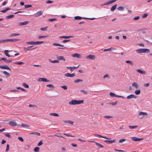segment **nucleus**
<instances>
[{
    "instance_id": "obj_1",
    "label": "nucleus",
    "mask_w": 152,
    "mask_h": 152,
    "mask_svg": "<svg viewBox=\"0 0 152 152\" xmlns=\"http://www.w3.org/2000/svg\"><path fill=\"white\" fill-rule=\"evenodd\" d=\"M84 100H72L69 102V104L71 105H75L78 104H82L83 103Z\"/></svg>"
},
{
    "instance_id": "obj_2",
    "label": "nucleus",
    "mask_w": 152,
    "mask_h": 152,
    "mask_svg": "<svg viewBox=\"0 0 152 152\" xmlns=\"http://www.w3.org/2000/svg\"><path fill=\"white\" fill-rule=\"evenodd\" d=\"M136 51L138 53H148L150 52V50L148 49L141 48L137 50Z\"/></svg>"
},
{
    "instance_id": "obj_3",
    "label": "nucleus",
    "mask_w": 152,
    "mask_h": 152,
    "mask_svg": "<svg viewBox=\"0 0 152 152\" xmlns=\"http://www.w3.org/2000/svg\"><path fill=\"white\" fill-rule=\"evenodd\" d=\"M44 42L43 41H30V42H26V43L28 44H30L31 45H38L40 44L43 43Z\"/></svg>"
},
{
    "instance_id": "obj_4",
    "label": "nucleus",
    "mask_w": 152,
    "mask_h": 152,
    "mask_svg": "<svg viewBox=\"0 0 152 152\" xmlns=\"http://www.w3.org/2000/svg\"><path fill=\"white\" fill-rule=\"evenodd\" d=\"M147 113L146 112H140L139 113L138 118L140 119H142L144 115H147Z\"/></svg>"
},
{
    "instance_id": "obj_5",
    "label": "nucleus",
    "mask_w": 152,
    "mask_h": 152,
    "mask_svg": "<svg viewBox=\"0 0 152 152\" xmlns=\"http://www.w3.org/2000/svg\"><path fill=\"white\" fill-rule=\"evenodd\" d=\"M43 14V12L41 10H39V11H38L37 13H35L34 14V16L35 17H38L39 16H40V15H41Z\"/></svg>"
},
{
    "instance_id": "obj_6",
    "label": "nucleus",
    "mask_w": 152,
    "mask_h": 152,
    "mask_svg": "<svg viewBox=\"0 0 152 152\" xmlns=\"http://www.w3.org/2000/svg\"><path fill=\"white\" fill-rule=\"evenodd\" d=\"M117 0H112L110 1H109L105 3H104V4H102V5H107L110 4L111 3H112L115 2Z\"/></svg>"
},
{
    "instance_id": "obj_7",
    "label": "nucleus",
    "mask_w": 152,
    "mask_h": 152,
    "mask_svg": "<svg viewBox=\"0 0 152 152\" xmlns=\"http://www.w3.org/2000/svg\"><path fill=\"white\" fill-rule=\"evenodd\" d=\"M132 140L134 141L135 142L140 141L143 139V138H138L135 137H131Z\"/></svg>"
},
{
    "instance_id": "obj_8",
    "label": "nucleus",
    "mask_w": 152,
    "mask_h": 152,
    "mask_svg": "<svg viewBox=\"0 0 152 152\" xmlns=\"http://www.w3.org/2000/svg\"><path fill=\"white\" fill-rule=\"evenodd\" d=\"M9 124L11 126H17L16 123L14 121H10L9 123ZM18 126H20L19 125H17Z\"/></svg>"
},
{
    "instance_id": "obj_9",
    "label": "nucleus",
    "mask_w": 152,
    "mask_h": 152,
    "mask_svg": "<svg viewBox=\"0 0 152 152\" xmlns=\"http://www.w3.org/2000/svg\"><path fill=\"white\" fill-rule=\"evenodd\" d=\"M0 68L2 69L10 70V68L6 65H0Z\"/></svg>"
},
{
    "instance_id": "obj_10",
    "label": "nucleus",
    "mask_w": 152,
    "mask_h": 152,
    "mask_svg": "<svg viewBox=\"0 0 152 152\" xmlns=\"http://www.w3.org/2000/svg\"><path fill=\"white\" fill-rule=\"evenodd\" d=\"M75 76L74 73L70 74L69 73H67L65 74V76L66 77H73Z\"/></svg>"
},
{
    "instance_id": "obj_11",
    "label": "nucleus",
    "mask_w": 152,
    "mask_h": 152,
    "mask_svg": "<svg viewBox=\"0 0 152 152\" xmlns=\"http://www.w3.org/2000/svg\"><path fill=\"white\" fill-rule=\"evenodd\" d=\"M86 58L92 60H94L95 58V56L94 55H90L87 56L86 57Z\"/></svg>"
},
{
    "instance_id": "obj_12",
    "label": "nucleus",
    "mask_w": 152,
    "mask_h": 152,
    "mask_svg": "<svg viewBox=\"0 0 152 152\" xmlns=\"http://www.w3.org/2000/svg\"><path fill=\"white\" fill-rule=\"evenodd\" d=\"M127 99H130L132 98H135L136 99L137 98V96H135V95H133V94H130L128 96L126 97Z\"/></svg>"
},
{
    "instance_id": "obj_13",
    "label": "nucleus",
    "mask_w": 152,
    "mask_h": 152,
    "mask_svg": "<svg viewBox=\"0 0 152 152\" xmlns=\"http://www.w3.org/2000/svg\"><path fill=\"white\" fill-rule=\"evenodd\" d=\"M132 86L135 89H137L139 88V85L138 84L135 82L133 83L132 84Z\"/></svg>"
},
{
    "instance_id": "obj_14",
    "label": "nucleus",
    "mask_w": 152,
    "mask_h": 152,
    "mask_svg": "<svg viewBox=\"0 0 152 152\" xmlns=\"http://www.w3.org/2000/svg\"><path fill=\"white\" fill-rule=\"evenodd\" d=\"M74 37L73 36H62L59 37V38H64V39H69L71 38H73Z\"/></svg>"
},
{
    "instance_id": "obj_15",
    "label": "nucleus",
    "mask_w": 152,
    "mask_h": 152,
    "mask_svg": "<svg viewBox=\"0 0 152 152\" xmlns=\"http://www.w3.org/2000/svg\"><path fill=\"white\" fill-rule=\"evenodd\" d=\"M115 140H105L104 141V142H106L107 143L110 144V143H114L115 142Z\"/></svg>"
},
{
    "instance_id": "obj_16",
    "label": "nucleus",
    "mask_w": 152,
    "mask_h": 152,
    "mask_svg": "<svg viewBox=\"0 0 152 152\" xmlns=\"http://www.w3.org/2000/svg\"><path fill=\"white\" fill-rule=\"evenodd\" d=\"M38 80L39 81H43V82H48L49 81L48 80L44 78H40L38 79Z\"/></svg>"
},
{
    "instance_id": "obj_17",
    "label": "nucleus",
    "mask_w": 152,
    "mask_h": 152,
    "mask_svg": "<svg viewBox=\"0 0 152 152\" xmlns=\"http://www.w3.org/2000/svg\"><path fill=\"white\" fill-rule=\"evenodd\" d=\"M137 71L138 73H139L142 74H145L146 72L145 71H142L140 69H137Z\"/></svg>"
},
{
    "instance_id": "obj_18",
    "label": "nucleus",
    "mask_w": 152,
    "mask_h": 152,
    "mask_svg": "<svg viewBox=\"0 0 152 152\" xmlns=\"http://www.w3.org/2000/svg\"><path fill=\"white\" fill-rule=\"evenodd\" d=\"M2 59L5 63H10L12 61V60H7L4 57L2 58Z\"/></svg>"
},
{
    "instance_id": "obj_19",
    "label": "nucleus",
    "mask_w": 152,
    "mask_h": 152,
    "mask_svg": "<svg viewBox=\"0 0 152 152\" xmlns=\"http://www.w3.org/2000/svg\"><path fill=\"white\" fill-rule=\"evenodd\" d=\"M28 23V21H24L22 22H20L19 23V26H23L27 24Z\"/></svg>"
},
{
    "instance_id": "obj_20",
    "label": "nucleus",
    "mask_w": 152,
    "mask_h": 152,
    "mask_svg": "<svg viewBox=\"0 0 152 152\" xmlns=\"http://www.w3.org/2000/svg\"><path fill=\"white\" fill-rule=\"evenodd\" d=\"M32 47H33L32 46H31L28 47L27 48H24V50L25 51H28L31 50V49H29V48Z\"/></svg>"
},
{
    "instance_id": "obj_21",
    "label": "nucleus",
    "mask_w": 152,
    "mask_h": 152,
    "mask_svg": "<svg viewBox=\"0 0 152 152\" xmlns=\"http://www.w3.org/2000/svg\"><path fill=\"white\" fill-rule=\"evenodd\" d=\"M57 59L59 60H63L64 61H65V59L63 56H59L57 57Z\"/></svg>"
},
{
    "instance_id": "obj_22",
    "label": "nucleus",
    "mask_w": 152,
    "mask_h": 152,
    "mask_svg": "<svg viewBox=\"0 0 152 152\" xmlns=\"http://www.w3.org/2000/svg\"><path fill=\"white\" fill-rule=\"evenodd\" d=\"M92 142H95L96 145L98 147H101L102 148H103V147H104L100 143H99L98 142H95L94 141H93Z\"/></svg>"
},
{
    "instance_id": "obj_23",
    "label": "nucleus",
    "mask_w": 152,
    "mask_h": 152,
    "mask_svg": "<svg viewBox=\"0 0 152 152\" xmlns=\"http://www.w3.org/2000/svg\"><path fill=\"white\" fill-rule=\"evenodd\" d=\"M86 18L82 17L79 16H76L75 17V20H81V19H85Z\"/></svg>"
},
{
    "instance_id": "obj_24",
    "label": "nucleus",
    "mask_w": 152,
    "mask_h": 152,
    "mask_svg": "<svg viewBox=\"0 0 152 152\" xmlns=\"http://www.w3.org/2000/svg\"><path fill=\"white\" fill-rule=\"evenodd\" d=\"M117 5L115 4L112 6L111 8V11L113 12L116 8Z\"/></svg>"
},
{
    "instance_id": "obj_25",
    "label": "nucleus",
    "mask_w": 152,
    "mask_h": 152,
    "mask_svg": "<svg viewBox=\"0 0 152 152\" xmlns=\"http://www.w3.org/2000/svg\"><path fill=\"white\" fill-rule=\"evenodd\" d=\"M11 10L10 8H7L4 10H1V12L2 13H6L7 12L8 10Z\"/></svg>"
},
{
    "instance_id": "obj_26",
    "label": "nucleus",
    "mask_w": 152,
    "mask_h": 152,
    "mask_svg": "<svg viewBox=\"0 0 152 152\" xmlns=\"http://www.w3.org/2000/svg\"><path fill=\"white\" fill-rule=\"evenodd\" d=\"M72 56L74 57H76L79 58L80 57V55L77 53H75L72 55Z\"/></svg>"
},
{
    "instance_id": "obj_27",
    "label": "nucleus",
    "mask_w": 152,
    "mask_h": 152,
    "mask_svg": "<svg viewBox=\"0 0 152 152\" xmlns=\"http://www.w3.org/2000/svg\"><path fill=\"white\" fill-rule=\"evenodd\" d=\"M20 35V34L19 33H12L10 34V37H12L13 36H18Z\"/></svg>"
},
{
    "instance_id": "obj_28",
    "label": "nucleus",
    "mask_w": 152,
    "mask_h": 152,
    "mask_svg": "<svg viewBox=\"0 0 152 152\" xmlns=\"http://www.w3.org/2000/svg\"><path fill=\"white\" fill-rule=\"evenodd\" d=\"M140 92H141L140 90L139 89L136 90L135 91V92H134L135 94L137 95L139 94L140 93Z\"/></svg>"
},
{
    "instance_id": "obj_29",
    "label": "nucleus",
    "mask_w": 152,
    "mask_h": 152,
    "mask_svg": "<svg viewBox=\"0 0 152 152\" xmlns=\"http://www.w3.org/2000/svg\"><path fill=\"white\" fill-rule=\"evenodd\" d=\"M49 61L51 63H58L59 62V61L58 60H52L50 59H49Z\"/></svg>"
},
{
    "instance_id": "obj_30",
    "label": "nucleus",
    "mask_w": 152,
    "mask_h": 152,
    "mask_svg": "<svg viewBox=\"0 0 152 152\" xmlns=\"http://www.w3.org/2000/svg\"><path fill=\"white\" fill-rule=\"evenodd\" d=\"M14 15H8V16H6V19H10V18H12L13 17H14Z\"/></svg>"
},
{
    "instance_id": "obj_31",
    "label": "nucleus",
    "mask_w": 152,
    "mask_h": 152,
    "mask_svg": "<svg viewBox=\"0 0 152 152\" xmlns=\"http://www.w3.org/2000/svg\"><path fill=\"white\" fill-rule=\"evenodd\" d=\"M31 134H35L36 135H37L38 136H40V134L38 132H31L30 133Z\"/></svg>"
},
{
    "instance_id": "obj_32",
    "label": "nucleus",
    "mask_w": 152,
    "mask_h": 152,
    "mask_svg": "<svg viewBox=\"0 0 152 152\" xmlns=\"http://www.w3.org/2000/svg\"><path fill=\"white\" fill-rule=\"evenodd\" d=\"M50 115L51 116H59V115L58 114L55 113H51L50 114Z\"/></svg>"
},
{
    "instance_id": "obj_33",
    "label": "nucleus",
    "mask_w": 152,
    "mask_h": 152,
    "mask_svg": "<svg viewBox=\"0 0 152 152\" xmlns=\"http://www.w3.org/2000/svg\"><path fill=\"white\" fill-rule=\"evenodd\" d=\"M53 45L55 46H61L64 47V46L62 45H60L58 43H53Z\"/></svg>"
},
{
    "instance_id": "obj_34",
    "label": "nucleus",
    "mask_w": 152,
    "mask_h": 152,
    "mask_svg": "<svg viewBox=\"0 0 152 152\" xmlns=\"http://www.w3.org/2000/svg\"><path fill=\"white\" fill-rule=\"evenodd\" d=\"M117 10L119 11H123L124 10V9L122 7H119L118 8Z\"/></svg>"
},
{
    "instance_id": "obj_35",
    "label": "nucleus",
    "mask_w": 152,
    "mask_h": 152,
    "mask_svg": "<svg viewBox=\"0 0 152 152\" xmlns=\"http://www.w3.org/2000/svg\"><path fill=\"white\" fill-rule=\"evenodd\" d=\"M137 127H138V126H129V128L130 129H134L136 128Z\"/></svg>"
},
{
    "instance_id": "obj_36",
    "label": "nucleus",
    "mask_w": 152,
    "mask_h": 152,
    "mask_svg": "<svg viewBox=\"0 0 152 152\" xmlns=\"http://www.w3.org/2000/svg\"><path fill=\"white\" fill-rule=\"evenodd\" d=\"M63 134L67 136H70L73 137H76L75 136L72 135L71 134H66L65 133H64Z\"/></svg>"
},
{
    "instance_id": "obj_37",
    "label": "nucleus",
    "mask_w": 152,
    "mask_h": 152,
    "mask_svg": "<svg viewBox=\"0 0 152 152\" xmlns=\"http://www.w3.org/2000/svg\"><path fill=\"white\" fill-rule=\"evenodd\" d=\"M117 102L115 101L114 102L110 103H108V104H111L113 105H117Z\"/></svg>"
},
{
    "instance_id": "obj_38",
    "label": "nucleus",
    "mask_w": 152,
    "mask_h": 152,
    "mask_svg": "<svg viewBox=\"0 0 152 152\" xmlns=\"http://www.w3.org/2000/svg\"><path fill=\"white\" fill-rule=\"evenodd\" d=\"M21 126L23 127H29V125H27V124H22L21 125Z\"/></svg>"
},
{
    "instance_id": "obj_39",
    "label": "nucleus",
    "mask_w": 152,
    "mask_h": 152,
    "mask_svg": "<svg viewBox=\"0 0 152 152\" xmlns=\"http://www.w3.org/2000/svg\"><path fill=\"white\" fill-rule=\"evenodd\" d=\"M14 64H17L18 65H21L24 64V63L22 62H14Z\"/></svg>"
},
{
    "instance_id": "obj_40",
    "label": "nucleus",
    "mask_w": 152,
    "mask_h": 152,
    "mask_svg": "<svg viewBox=\"0 0 152 152\" xmlns=\"http://www.w3.org/2000/svg\"><path fill=\"white\" fill-rule=\"evenodd\" d=\"M47 27H45L44 28H40V30L42 31H46L47 30Z\"/></svg>"
},
{
    "instance_id": "obj_41",
    "label": "nucleus",
    "mask_w": 152,
    "mask_h": 152,
    "mask_svg": "<svg viewBox=\"0 0 152 152\" xmlns=\"http://www.w3.org/2000/svg\"><path fill=\"white\" fill-rule=\"evenodd\" d=\"M57 20V19L56 18H50V19H49L48 20V21H49L53 22L55 20Z\"/></svg>"
},
{
    "instance_id": "obj_42",
    "label": "nucleus",
    "mask_w": 152,
    "mask_h": 152,
    "mask_svg": "<svg viewBox=\"0 0 152 152\" xmlns=\"http://www.w3.org/2000/svg\"><path fill=\"white\" fill-rule=\"evenodd\" d=\"M83 81V80L81 79H78L76 80H75L74 81V82L75 83H79L80 82H82Z\"/></svg>"
},
{
    "instance_id": "obj_43",
    "label": "nucleus",
    "mask_w": 152,
    "mask_h": 152,
    "mask_svg": "<svg viewBox=\"0 0 152 152\" xmlns=\"http://www.w3.org/2000/svg\"><path fill=\"white\" fill-rule=\"evenodd\" d=\"M103 78L104 79H105L106 78H109L110 76L108 74H106L103 77Z\"/></svg>"
},
{
    "instance_id": "obj_44",
    "label": "nucleus",
    "mask_w": 152,
    "mask_h": 152,
    "mask_svg": "<svg viewBox=\"0 0 152 152\" xmlns=\"http://www.w3.org/2000/svg\"><path fill=\"white\" fill-rule=\"evenodd\" d=\"M39 148L37 147L34 148V151L35 152H39Z\"/></svg>"
},
{
    "instance_id": "obj_45",
    "label": "nucleus",
    "mask_w": 152,
    "mask_h": 152,
    "mask_svg": "<svg viewBox=\"0 0 152 152\" xmlns=\"http://www.w3.org/2000/svg\"><path fill=\"white\" fill-rule=\"evenodd\" d=\"M24 7L25 8H28L32 7V5L29 4H26L24 5Z\"/></svg>"
},
{
    "instance_id": "obj_46",
    "label": "nucleus",
    "mask_w": 152,
    "mask_h": 152,
    "mask_svg": "<svg viewBox=\"0 0 152 152\" xmlns=\"http://www.w3.org/2000/svg\"><path fill=\"white\" fill-rule=\"evenodd\" d=\"M3 74L6 75L7 76H10V74L7 72L6 71H4L3 72Z\"/></svg>"
},
{
    "instance_id": "obj_47",
    "label": "nucleus",
    "mask_w": 152,
    "mask_h": 152,
    "mask_svg": "<svg viewBox=\"0 0 152 152\" xmlns=\"http://www.w3.org/2000/svg\"><path fill=\"white\" fill-rule=\"evenodd\" d=\"M126 62L127 64H129L132 65H133V62L130 61H129V60L126 61Z\"/></svg>"
},
{
    "instance_id": "obj_48",
    "label": "nucleus",
    "mask_w": 152,
    "mask_h": 152,
    "mask_svg": "<svg viewBox=\"0 0 152 152\" xmlns=\"http://www.w3.org/2000/svg\"><path fill=\"white\" fill-rule=\"evenodd\" d=\"M23 85L26 88H29L28 86L26 83H23Z\"/></svg>"
},
{
    "instance_id": "obj_49",
    "label": "nucleus",
    "mask_w": 152,
    "mask_h": 152,
    "mask_svg": "<svg viewBox=\"0 0 152 152\" xmlns=\"http://www.w3.org/2000/svg\"><path fill=\"white\" fill-rule=\"evenodd\" d=\"M113 50L114 49V48H108L107 49H104V52H106V51H108L110 50Z\"/></svg>"
},
{
    "instance_id": "obj_50",
    "label": "nucleus",
    "mask_w": 152,
    "mask_h": 152,
    "mask_svg": "<svg viewBox=\"0 0 152 152\" xmlns=\"http://www.w3.org/2000/svg\"><path fill=\"white\" fill-rule=\"evenodd\" d=\"M16 88L18 89H20L22 91H26V90L24 89L21 88L20 87H17Z\"/></svg>"
},
{
    "instance_id": "obj_51",
    "label": "nucleus",
    "mask_w": 152,
    "mask_h": 152,
    "mask_svg": "<svg viewBox=\"0 0 152 152\" xmlns=\"http://www.w3.org/2000/svg\"><path fill=\"white\" fill-rule=\"evenodd\" d=\"M6 42L10 41L11 42H13V39H5Z\"/></svg>"
},
{
    "instance_id": "obj_52",
    "label": "nucleus",
    "mask_w": 152,
    "mask_h": 152,
    "mask_svg": "<svg viewBox=\"0 0 152 152\" xmlns=\"http://www.w3.org/2000/svg\"><path fill=\"white\" fill-rule=\"evenodd\" d=\"M5 135L6 136L8 137L9 138H11L10 135L8 133H5Z\"/></svg>"
},
{
    "instance_id": "obj_53",
    "label": "nucleus",
    "mask_w": 152,
    "mask_h": 152,
    "mask_svg": "<svg viewBox=\"0 0 152 152\" xmlns=\"http://www.w3.org/2000/svg\"><path fill=\"white\" fill-rule=\"evenodd\" d=\"M48 36H39L38 37L39 39H41L42 38H45L47 37Z\"/></svg>"
},
{
    "instance_id": "obj_54",
    "label": "nucleus",
    "mask_w": 152,
    "mask_h": 152,
    "mask_svg": "<svg viewBox=\"0 0 152 152\" xmlns=\"http://www.w3.org/2000/svg\"><path fill=\"white\" fill-rule=\"evenodd\" d=\"M94 135L95 136H96V137H102V138H104V136H102L101 135L98 134H95Z\"/></svg>"
},
{
    "instance_id": "obj_55",
    "label": "nucleus",
    "mask_w": 152,
    "mask_h": 152,
    "mask_svg": "<svg viewBox=\"0 0 152 152\" xmlns=\"http://www.w3.org/2000/svg\"><path fill=\"white\" fill-rule=\"evenodd\" d=\"M115 94L114 93H112V92H110V95L111 96L115 97Z\"/></svg>"
},
{
    "instance_id": "obj_56",
    "label": "nucleus",
    "mask_w": 152,
    "mask_h": 152,
    "mask_svg": "<svg viewBox=\"0 0 152 152\" xmlns=\"http://www.w3.org/2000/svg\"><path fill=\"white\" fill-rule=\"evenodd\" d=\"M80 92H82L85 94H87L88 93L87 91L83 90H81Z\"/></svg>"
},
{
    "instance_id": "obj_57",
    "label": "nucleus",
    "mask_w": 152,
    "mask_h": 152,
    "mask_svg": "<svg viewBox=\"0 0 152 152\" xmlns=\"http://www.w3.org/2000/svg\"><path fill=\"white\" fill-rule=\"evenodd\" d=\"M104 118H107V119H109V118H113V117L112 116L105 115V116H104Z\"/></svg>"
},
{
    "instance_id": "obj_58",
    "label": "nucleus",
    "mask_w": 152,
    "mask_h": 152,
    "mask_svg": "<svg viewBox=\"0 0 152 152\" xmlns=\"http://www.w3.org/2000/svg\"><path fill=\"white\" fill-rule=\"evenodd\" d=\"M148 15V14H147V13H145V14H144L142 16V18H145Z\"/></svg>"
},
{
    "instance_id": "obj_59",
    "label": "nucleus",
    "mask_w": 152,
    "mask_h": 152,
    "mask_svg": "<svg viewBox=\"0 0 152 152\" xmlns=\"http://www.w3.org/2000/svg\"><path fill=\"white\" fill-rule=\"evenodd\" d=\"M125 140H126L125 139H121L119 140V142L120 143H122L123 142H124V141H125Z\"/></svg>"
},
{
    "instance_id": "obj_60",
    "label": "nucleus",
    "mask_w": 152,
    "mask_h": 152,
    "mask_svg": "<svg viewBox=\"0 0 152 152\" xmlns=\"http://www.w3.org/2000/svg\"><path fill=\"white\" fill-rule=\"evenodd\" d=\"M9 51L8 50H5L4 51V53L6 56H7V55H8V54H8Z\"/></svg>"
},
{
    "instance_id": "obj_61",
    "label": "nucleus",
    "mask_w": 152,
    "mask_h": 152,
    "mask_svg": "<svg viewBox=\"0 0 152 152\" xmlns=\"http://www.w3.org/2000/svg\"><path fill=\"white\" fill-rule=\"evenodd\" d=\"M47 86L48 87H51L53 88H54V86L51 84H48L47 85Z\"/></svg>"
},
{
    "instance_id": "obj_62",
    "label": "nucleus",
    "mask_w": 152,
    "mask_h": 152,
    "mask_svg": "<svg viewBox=\"0 0 152 152\" xmlns=\"http://www.w3.org/2000/svg\"><path fill=\"white\" fill-rule=\"evenodd\" d=\"M140 18V17L139 16H137L135 17L133 19L134 20H137L139 19Z\"/></svg>"
},
{
    "instance_id": "obj_63",
    "label": "nucleus",
    "mask_w": 152,
    "mask_h": 152,
    "mask_svg": "<svg viewBox=\"0 0 152 152\" xmlns=\"http://www.w3.org/2000/svg\"><path fill=\"white\" fill-rule=\"evenodd\" d=\"M70 41V39H64L63 41L62 42L64 43H65L66 42H69Z\"/></svg>"
},
{
    "instance_id": "obj_64",
    "label": "nucleus",
    "mask_w": 152,
    "mask_h": 152,
    "mask_svg": "<svg viewBox=\"0 0 152 152\" xmlns=\"http://www.w3.org/2000/svg\"><path fill=\"white\" fill-rule=\"evenodd\" d=\"M43 144L42 142V141H40L38 144L37 145L38 146H40L42 145Z\"/></svg>"
}]
</instances>
